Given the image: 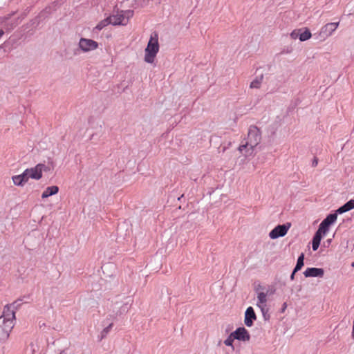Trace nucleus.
Listing matches in <instances>:
<instances>
[{"label": "nucleus", "instance_id": "14", "mask_svg": "<svg viewBox=\"0 0 354 354\" xmlns=\"http://www.w3.org/2000/svg\"><path fill=\"white\" fill-rule=\"evenodd\" d=\"M354 208V200L351 199L349 201H348L346 203H345L344 205L340 207L337 210V213L338 214H342L344 212H346L349 210H351Z\"/></svg>", "mask_w": 354, "mask_h": 354}, {"label": "nucleus", "instance_id": "12", "mask_svg": "<svg viewBox=\"0 0 354 354\" xmlns=\"http://www.w3.org/2000/svg\"><path fill=\"white\" fill-rule=\"evenodd\" d=\"M41 351L42 350L38 341L31 342L26 350L27 354H41Z\"/></svg>", "mask_w": 354, "mask_h": 354}, {"label": "nucleus", "instance_id": "27", "mask_svg": "<svg viewBox=\"0 0 354 354\" xmlns=\"http://www.w3.org/2000/svg\"><path fill=\"white\" fill-rule=\"evenodd\" d=\"M20 175H21V177L23 178V180H24V182H25L26 183L28 181V180L30 178V176H29V175H28V171H27V170H26V169H25V170L24 171V172H23L21 174H20Z\"/></svg>", "mask_w": 354, "mask_h": 354}, {"label": "nucleus", "instance_id": "10", "mask_svg": "<svg viewBox=\"0 0 354 354\" xmlns=\"http://www.w3.org/2000/svg\"><path fill=\"white\" fill-rule=\"evenodd\" d=\"M257 316L252 307L250 306L246 309L245 313V324L250 327L253 325V322L256 320Z\"/></svg>", "mask_w": 354, "mask_h": 354}, {"label": "nucleus", "instance_id": "19", "mask_svg": "<svg viewBox=\"0 0 354 354\" xmlns=\"http://www.w3.org/2000/svg\"><path fill=\"white\" fill-rule=\"evenodd\" d=\"M12 180L13 182V184L16 186H24L26 183L23 180V178L21 176L19 175H15L12 177Z\"/></svg>", "mask_w": 354, "mask_h": 354}, {"label": "nucleus", "instance_id": "30", "mask_svg": "<svg viewBox=\"0 0 354 354\" xmlns=\"http://www.w3.org/2000/svg\"><path fill=\"white\" fill-rule=\"evenodd\" d=\"M317 160H315L313 161V165L314 167H315V166H317Z\"/></svg>", "mask_w": 354, "mask_h": 354}, {"label": "nucleus", "instance_id": "26", "mask_svg": "<svg viewBox=\"0 0 354 354\" xmlns=\"http://www.w3.org/2000/svg\"><path fill=\"white\" fill-rule=\"evenodd\" d=\"M301 30V29H298V30H294L291 33H290V37L292 39H297L298 37L299 38V35H300V31Z\"/></svg>", "mask_w": 354, "mask_h": 354}, {"label": "nucleus", "instance_id": "8", "mask_svg": "<svg viewBox=\"0 0 354 354\" xmlns=\"http://www.w3.org/2000/svg\"><path fill=\"white\" fill-rule=\"evenodd\" d=\"M30 178L39 180L42 177L43 171H47V167L44 164L39 163L35 167L26 169Z\"/></svg>", "mask_w": 354, "mask_h": 354}, {"label": "nucleus", "instance_id": "28", "mask_svg": "<svg viewBox=\"0 0 354 354\" xmlns=\"http://www.w3.org/2000/svg\"><path fill=\"white\" fill-rule=\"evenodd\" d=\"M295 273H296V272H294V271L292 272V274L290 275V279H291V280H293V279H294V278H295Z\"/></svg>", "mask_w": 354, "mask_h": 354}, {"label": "nucleus", "instance_id": "13", "mask_svg": "<svg viewBox=\"0 0 354 354\" xmlns=\"http://www.w3.org/2000/svg\"><path fill=\"white\" fill-rule=\"evenodd\" d=\"M59 192V187L56 185L48 187L42 193L41 198H46L50 196L57 194Z\"/></svg>", "mask_w": 354, "mask_h": 354}, {"label": "nucleus", "instance_id": "7", "mask_svg": "<svg viewBox=\"0 0 354 354\" xmlns=\"http://www.w3.org/2000/svg\"><path fill=\"white\" fill-rule=\"evenodd\" d=\"M290 227V223L277 225L270 232V238L272 239H276L279 237L284 236L287 234Z\"/></svg>", "mask_w": 354, "mask_h": 354}, {"label": "nucleus", "instance_id": "20", "mask_svg": "<svg viewBox=\"0 0 354 354\" xmlns=\"http://www.w3.org/2000/svg\"><path fill=\"white\" fill-rule=\"evenodd\" d=\"M304 254L301 253L298 257L297 265L294 269V272H297L304 266Z\"/></svg>", "mask_w": 354, "mask_h": 354}, {"label": "nucleus", "instance_id": "23", "mask_svg": "<svg viewBox=\"0 0 354 354\" xmlns=\"http://www.w3.org/2000/svg\"><path fill=\"white\" fill-rule=\"evenodd\" d=\"M109 24H110V21L109 19V17H107L106 19L99 22L97 24V25L95 26V29H97V30H101L102 28H104Z\"/></svg>", "mask_w": 354, "mask_h": 354}, {"label": "nucleus", "instance_id": "9", "mask_svg": "<svg viewBox=\"0 0 354 354\" xmlns=\"http://www.w3.org/2000/svg\"><path fill=\"white\" fill-rule=\"evenodd\" d=\"M236 339L248 342L250 339V335L248 331L244 327L238 328L235 331L233 332Z\"/></svg>", "mask_w": 354, "mask_h": 354}, {"label": "nucleus", "instance_id": "5", "mask_svg": "<svg viewBox=\"0 0 354 354\" xmlns=\"http://www.w3.org/2000/svg\"><path fill=\"white\" fill-rule=\"evenodd\" d=\"M339 24V22H332L323 26L317 33L318 37L322 40H324L336 30Z\"/></svg>", "mask_w": 354, "mask_h": 354}, {"label": "nucleus", "instance_id": "18", "mask_svg": "<svg viewBox=\"0 0 354 354\" xmlns=\"http://www.w3.org/2000/svg\"><path fill=\"white\" fill-rule=\"evenodd\" d=\"M263 75H261L260 77H257L251 83L250 85V87L251 88H259L261 87V83L263 82Z\"/></svg>", "mask_w": 354, "mask_h": 354}, {"label": "nucleus", "instance_id": "11", "mask_svg": "<svg viewBox=\"0 0 354 354\" xmlns=\"http://www.w3.org/2000/svg\"><path fill=\"white\" fill-rule=\"evenodd\" d=\"M324 270L322 268H308L304 272L306 277H322L324 276Z\"/></svg>", "mask_w": 354, "mask_h": 354}, {"label": "nucleus", "instance_id": "31", "mask_svg": "<svg viewBox=\"0 0 354 354\" xmlns=\"http://www.w3.org/2000/svg\"><path fill=\"white\" fill-rule=\"evenodd\" d=\"M353 337L354 338V321H353Z\"/></svg>", "mask_w": 354, "mask_h": 354}, {"label": "nucleus", "instance_id": "2", "mask_svg": "<svg viewBox=\"0 0 354 354\" xmlns=\"http://www.w3.org/2000/svg\"><path fill=\"white\" fill-rule=\"evenodd\" d=\"M159 51L158 34L154 32L151 35L150 39L145 50V62L149 64L153 63L157 53Z\"/></svg>", "mask_w": 354, "mask_h": 354}, {"label": "nucleus", "instance_id": "1", "mask_svg": "<svg viewBox=\"0 0 354 354\" xmlns=\"http://www.w3.org/2000/svg\"><path fill=\"white\" fill-rule=\"evenodd\" d=\"M15 303L4 307L3 314L0 316V342L7 340L15 326Z\"/></svg>", "mask_w": 354, "mask_h": 354}, {"label": "nucleus", "instance_id": "4", "mask_svg": "<svg viewBox=\"0 0 354 354\" xmlns=\"http://www.w3.org/2000/svg\"><path fill=\"white\" fill-rule=\"evenodd\" d=\"M133 17V11L125 10L118 11L115 15L109 17L110 24L113 26L122 25L125 26L128 24L129 20Z\"/></svg>", "mask_w": 354, "mask_h": 354}, {"label": "nucleus", "instance_id": "15", "mask_svg": "<svg viewBox=\"0 0 354 354\" xmlns=\"http://www.w3.org/2000/svg\"><path fill=\"white\" fill-rule=\"evenodd\" d=\"M257 299V306L260 307L261 309H263V306H265V304L267 301V294L263 292H261L258 294Z\"/></svg>", "mask_w": 354, "mask_h": 354}, {"label": "nucleus", "instance_id": "25", "mask_svg": "<svg viewBox=\"0 0 354 354\" xmlns=\"http://www.w3.org/2000/svg\"><path fill=\"white\" fill-rule=\"evenodd\" d=\"M112 326H113V324H110L109 326H107V327H106L105 328L103 329V330L101 333L102 339L106 336V335L109 333V331H110L111 328H112Z\"/></svg>", "mask_w": 354, "mask_h": 354}, {"label": "nucleus", "instance_id": "29", "mask_svg": "<svg viewBox=\"0 0 354 354\" xmlns=\"http://www.w3.org/2000/svg\"><path fill=\"white\" fill-rule=\"evenodd\" d=\"M4 32L3 30L0 29V38L3 35Z\"/></svg>", "mask_w": 354, "mask_h": 354}, {"label": "nucleus", "instance_id": "32", "mask_svg": "<svg viewBox=\"0 0 354 354\" xmlns=\"http://www.w3.org/2000/svg\"><path fill=\"white\" fill-rule=\"evenodd\" d=\"M352 266L354 267V262L352 263Z\"/></svg>", "mask_w": 354, "mask_h": 354}, {"label": "nucleus", "instance_id": "17", "mask_svg": "<svg viewBox=\"0 0 354 354\" xmlns=\"http://www.w3.org/2000/svg\"><path fill=\"white\" fill-rule=\"evenodd\" d=\"M337 218V213L330 214L326 216L325 219L323 220L322 222L324 223V225L330 226L331 224L335 222Z\"/></svg>", "mask_w": 354, "mask_h": 354}, {"label": "nucleus", "instance_id": "16", "mask_svg": "<svg viewBox=\"0 0 354 354\" xmlns=\"http://www.w3.org/2000/svg\"><path fill=\"white\" fill-rule=\"evenodd\" d=\"M322 238V236L319 233H315L312 241V248L314 251H316L318 249Z\"/></svg>", "mask_w": 354, "mask_h": 354}, {"label": "nucleus", "instance_id": "3", "mask_svg": "<svg viewBox=\"0 0 354 354\" xmlns=\"http://www.w3.org/2000/svg\"><path fill=\"white\" fill-rule=\"evenodd\" d=\"M261 138L260 130L255 126H251L249 128L247 142L239 147V150L242 151L247 147L254 149L260 142Z\"/></svg>", "mask_w": 354, "mask_h": 354}, {"label": "nucleus", "instance_id": "21", "mask_svg": "<svg viewBox=\"0 0 354 354\" xmlns=\"http://www.w3.org/2000/svg\"><path fill=\"white\" fill-rule=\"evenodd\" d=\"M312 35L310 30L308 28H305L304 32L300 33L299 35V40L301 41H306L311 37Z\"/></svg>", "mask_w": 354, "mask_h": 354}, {"label": "nucleus", "instance_id": "22", "mask_svg": "<svg viewBox=\"0 0 354 354\" xmlns=\"http://www.w3.org/2000/svg\"><path fill=\"white\" fill-rule=\"evenodd\" d=\"M328 229L329 226L324 225V223L322 222L319 226L318 230L316 232L319 233V234L322 235V236L323 235H325L328 232Z\"/></svg>", "mask_w": 354, "mask_h": 354}, {"label": "nucleus", "instance_id": "24", "mask_svg": "<svg viewBox=\"0 0 354 354\" xmlns=\"http://www.w3.org/2000/svg\"><path fill=\"white\" fill-rule=\"evenodd\" d=\"M236 339L234 335H233V333H232L224 341V344L226 345V346H232V348L234 349V346H233V342H234V340Z\"/></svg>", "mask_w": 354, "mask_h": 354}, {"label": "nucleus", "instance_id": "6", "mask_svg": "<svg viewBox=\"0 0 354 354\" xmlns=\"http://www.w3.org/2000/svg\"><path fill=\"white\" fill-rule=\"evenodd\" d=\"M79 48L86 53L97 49L98 43L91 39L81 38L79 41Z\"/></svg>", "mask_w": 354, "mask_h": 354}]
</instances>
